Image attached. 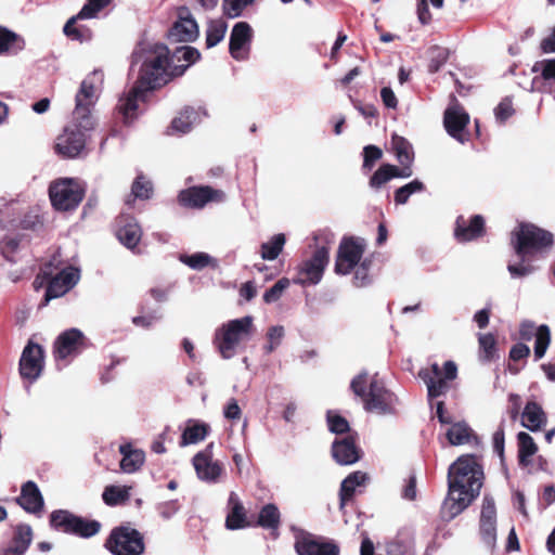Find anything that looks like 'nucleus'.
Segmentation results:
<instances>
[{
  "instance_id": "1",
  "label": "nucleus",
  "mask_w": 555,
  "mask_h": 555,
  "mask_svg": "<svg viewBox=\"0 0 555 555\" xmlns=\"http://www.w3.org/2000/svg\"><path fill=\"white\" fill-rule=\"evenodd\" d=\"M201 54L197 49L182 46L170 53L163 43H141L132 53L131 66L138 68V78L133 87L125 93L118 103V111L126 122L138 116L140 105L147 93L160 88L176 77L182 76Z\"/></svg>"
},
{
  "instance_id": "2",
  "label": "nucleus",
  "mask_w": 555,
  "mask_h": 555,
  "mask_svg": "<svg viewBox=\"0 0 555 555\" xmlns=\"http://www.w3.org/2000/svg\"><path fill=\"white\" fill-rule=\"evenodd\" d=\"M483 470L473 455L460 456L448 472V495L443 501L442 516L451 520L465 511L479 495Z\"/></svg>"
},
{
  "instance_id": "3",
  "label": "nucleus",
  "mask_w": 555,
  "mask_h": 555,
  "mask_svg": "<svg viewBox=\"0 0 555 555\" xmlns=\"http://www.w3.org/2000/svg\"><path fill=\"white\" fill-rule=\"evenodd\" d=\"M350 386L354 395L362 399L367 412L386 415L396 411L398 398L385 388L376 375L369 377L367 373L362 372L351 380Z\"/></svg>"
},
{
  "instance_id": "4",
  "label": "nucleus",
  "mask_w": 555,
  "mask_h": 555,
  "mask_svg": "<svg viewBox=\"0 0 555 555\" xmlns=\"http://www.w3.org/2000/svg\"><path fill=\"white\" fill-rule=\"evenodd\" d=\"M95 127L93 117L75 116L55 140V152L64 158L78 157L85 150Z\"/></svg>"
},
{
  "instance_id": "5",
  "label": "nucleus",
  "mask_w": 555,
  "mask_h": 555,
  "mask_svg": "<svg viewBox=\"0 0 555 555\" xmlns=\"http://www.w3.org/2000/svg\"><path fill=\"white\" fill-rule=\"evenodd\" d=\"M512 244L518 258L525 261L553 244V234L532 223H521L512 233Z\"/></svg>"
},
{
  "instance_id": "6",
  "label": "nucleus",
  "mask_w": 555,
  "mask_h": 555,
  "mask_svg": "<svg viewBox=\"0 0 555 555\" xmlns=\"http://www.w3.org/2000/svg\"><path fill=\"white\" fill-rule=\"evenodd\" d=\"M253 321L250 315H246L231 320L216 331L214 343L223 359L233 358L238 345L251 336Z\"/></svg>"
},
{
  "instance_id": "7",
  "label": "nucleus",
  "mask_w": 555,
  "mask_h": 555,
  "mask_svg": "<svg viewBox=\"0 0 555 555\" xmlns=\"http://www.w3.org/2000/svg\"><path fill=\"white\" fill-rule=\"evenodd\" d=\"M86 190L75 178H60L50 183L49 197L55 210H75L81 203Z\"/></svg>"
},
{
  "instance_id": "8",
  "label": "nucleus",
  "mask_w": 555,
  "mask_h": 555,
  "mask_svg": "<svg viewBox=\"0 0 555 555\" xmlns=\"http://www.w3.org/2000/svg\"><path fill=\"white\" fill-rule=\"evenodd\" d=\"M456 374V364L453 361H447L442 369L437 363L422 369L418 372V377L425 383L428 397L437 398L448 391L449 383L455 379Z\"/></svg>"
},
{
  "instance_id": "9",
  "label": "nucleus",
  "mask_w": 555,
  "mask_h": 555,
  "mask_svg": "<svg viewBox=\"0 0 555 555\" xmlns=\"http://www.w3.org/2000/svg\"><path fill=\"white\" fill-rule=\"evenodd\" d=\"M50 524L57 530L82 538L95 535L101 528V524L99 521L86 520L82 517L64 509L52 512L50 515Z\"/></svg>"
},
{
  "instance_id": "10",
  "label": "nucleus",
  "mask_w": 555,
  "mask_h": 555,
  "mask_svg": "<svg viewBox=\"0 0 555 555\" xmlns=\"http://www.w3.org/2000/svg\"><path fill=\"white\" fill-rule=\"evenodd\" d=\"M105 546L114 555H141L144 552L141 533L125 526L112 530Z\"/></svg>"
},
{
  "instance_id": "11",
  "label": "nucleus",
  "mask_w": 555,
  "mask_h": 555,
  "mask_svg": "<svg viewBox=\"0 0 555 555\" xmlns=\"http://www.w3.org/2000/svg\"><path fill=\"white\" fill-rule=\"evenodd\" d=\"M328 260V248L325 246L318 247L310 258L305 259L298 264L297 274L293 279V282L302 286L320 283Z\"/></svg>"
},
{
  "instance_id": "12",
  "label": "nucleus",
  "mask_w": 555,
  "mask_h": 555,
  "mask_svg": "<svg viewBox=\"0 0 555 555\" xmlns=\"http://www.w3.org/2000/svg\"><path fill=\"white\" fill-rule=\"evenodd\" d=\"M212 448L214 443L211 442L192 459L197 478L207 483H218L224 475L223 464L212 456Z\"/></svg>"
},
{
  "instance_id": "13",
  "label": "nucleus",
  "mask_w": 555,
  "mask_h": 555,
  "mask_svg": "<svg viewBox=\"0 0 555 555\" xmlns=\"http://www.w3.org/2000/svg\"><path fill=\"white\" fill-rule=\"evenodd\" d=\"M101 81L102 74L98 70H94L82 80L80 89L76 94V106L73 112L75 116L92 117L91 106H93L98 100L99 85Z\"/></svg>"
},
{
  "instance_id": "14",
  "label": "nucleus",
  "mask_w": 555,
  "mask_h": 555,
  "mask_svg": "<svg viewBox=\"0 0 555 555\" xmlns=\"http://www.w3.org/2000/svg\"><path fill=\"white\" fill-rule=\"evenodd\" d=\"M198 35V25L190 10L186 7L179 8L177 20L168 30L169 42H192Z\"/></svg>"
},
{
  "instance_id": "15",
  "label": "nucleus",
  "mask_w": 555,
  "mask_h": 555,
  "mask_svg": "<svg viewBox=\"0 0 555 555\" xmlns=\"http://www.w3.org/2000/svg\"><path fill=\"white\" fill-rule=\"evenodd\" d=\"M364 253V245L353 238L344 240L338 248L335 262V272L337 274H349L357 267Z\"/></svg>"
},
{
  "instance_id": "16",
  "label": "nucleus",
  "mask_w": 555,
  "mask_h": 555,
  "mask_svg": "<svg viewBox=\"0 0 555 555\" xmlns=\"http://www.w3.org/2000/svg\"><path fill=\"white\" fill-rule=\"evenodd\" d=\"M479 533L483 544L492 550L496 542V508L494 500L488 495L482 500Z\"/></svg>"
},
{
  "instance_id": "17",
  "label": "nucleus",
  "mask_w": 555,
  "mask_h": 555,
  "mask_svg": "<svg viewBox=\"0 0 555 555\" xmlns=\"http://www.w3.org/2000/svg\"><path fill=\"white\" fill-rule=\"evenodd\" d=\"M42 369L43 349L41 346L29 341L20 360L21 376L33 383L40 376Z\"/></svg>"
},
{
  "instance_id": "18",
  "label": "nucleus",
  "mask_w": 555,
  "mask_h": 555,
  "mask_svg": "<svg viewBox=\"0 0 555 555\" xmlns=\"http://www.w3.org/2000/svg\"><path fill=\"white\" fill-rule=\"evenodd\" d=\"M295 548L298 555H339L335 543L309 533L297 537Z\"/></svg>"
},
{
  "instance_id": "19",
  "label": "nucleus",
  "mask_w": 555,
  "mask_h": 555,
  "mask_svg": "<svg viewBox=\"0 0 555 555\" xmlns=\"http://www.w3.org/2000/svg\"><path fill=\"white\" fill-rule=\"evenodd\" d=\"M224 193L210 186H193L179 194V202L189 208H203L209 202H221Z\"/></svg>"
},
{
  "instance_id": "20",
  "label": "nucleus",
  "mask_w": 555,
  "mask_h": 555,
  "mask_svg": "<svg viewBox=\"0 0 555 555\" xmlns=\"http://www.w3.org/2000/svg\"><path fill=\"white\" fill-rule=\"evenodd\" d=\"M253 39V28L246 22L236 23L230 34L229 51L233 59L243 61L248 57Z\"/></svg>"
},
{
  "instance_id": "21",
  "label": "nucleus",
  "mask_w": 555,
  "mask_h": 555,
  "mask_svg": "<svg viewBox=\"0 0 555 555\" xmlns=\"http://www.w3.org/2000/svg\"><path fill=\"white\" fill-rule=\"evenodd\" d=\"M80 270L75 267H66L51 279L44 295L46 304L53 298H59L69 292L79 281Z\"/></svg>"
},
{
  "instance_id": "22",
  "label": "nucleus",
  "mask_w": 555,
  "mask_h": 555,
  "mask_svg": "<svg viewBox=\"0 0 555 555\" xmlns=\"http://www.w3.org/2000/svg\"><path fill=\"white\" fill-rule=\"evenodd\" d=\"M469 122V115L456 102L450 105L443 117L447 132L461 143L467 140L466 127Z\"/></svg>"
},
{
  "instance_id": "23",
  "label": "nucleus",
  "mask_w": 555,
  "mask_h": 555,
  "mask_svg": "<svg viewBox=\"0 0 555 555\" xmlns=\"http://www.w3.org/2000/svg\"><path fill=\"white\" fill-rule=\"evenodd\" d=\"M519 335L525 340H530L533 336H535V360H540L544 357L551 343V331L547 325L543 324L539 327H535L533 322L525 320L520 324Z\"/></svg>"
},
{
  "instance_id": "24",
  "label": "nucleus",
  "mask_w": 555,
  "mask_h": 555,
  "mask_svg": "<svg viewBox=\"0 0 555 555\" xmlns=\"http://www.w3.org/2000/svg\"><path fill=\"white\" fill-rule=\"evenodd\" d=\"M85 346V336L81 331L70 328L62 333L54 345V353L57 360H65L70 356H75Z\"/></svg>"
},
{
  "instance_id": "25",
  "label": "nucleus",
  "mask_w": 555,
  "mask_h": 555,
  "mask_svg": "<svg viewBox=\"0 0 555 555\" xmlns=\"http://www.w3.org/2000/svg\"><path fill=\"white\" fill-rule=\"evenodd\" d=\"M485 220L480 215L469 219L459 216L455 221L454 235L459 242H469L483 234Z\"/></svg>"
},
{
  "instance_id": "26",
  "label": "nucleus",
  "mask_w": 555,
  "mask_h": 555,
  "mask_svg": "<svg viewBox=\"0 0 555 555\" xmlns=\"http://www.w3.org/2000/svg\"><path fill=\"white\" fill-rule=\"evenodd\" d=\"M118 241L129 249H134L142 237V231L131 216H121L116 230Z\"/></svg>"
},
{
  "instance_id": "27",
  "label": "nucleus",
  "mask_w": 555,
  "mask_h": 555,
  "mask_svg": "<svg viewBox=\"0 0 555 555\" xmlns=\"http://www.w3.org/2000/svg\"><path fill=\"white\" fill-rule=\"evenodd\" d=\"M332 454L339 465H352L360 460V450L351 437L336 439L332 446Z\"/></svg>"
},
{
  "instance_id": "28",
  "label": "nucleus",
  "mask_w": 555,
  "mask_h": 555,
  "mask_svg": "<svg viewBox=\"0 0 555 555\" xmlns=\"http://www.w3.org/2000/svg\"><path fill=\"white\" fill-rule=\"evenodd\" d=\"M228 509L225 519V526L228 529L237 530L253 526V524L247 520L244 505L235 492H231L229 495Z\"/></svg>"
},
{
  "instance_id": "29",
  "label": "nucleus",
  "mask_w": 555,
  "mask_h": 555,
  "mask_svg": "<svg viewBox=\"0 0 555 555\" xmlns=\"http://www.w3.org/2000/svg\"><path fill=\"white\" fill-rule=\"evenodd\" d=\"M33 541V530L29 525L16 526L10 544L0 551V555H24Z\"/></svg>"
},
{
  "instance_id": "30",
  "label": "nucleus",
  "mask_w": 555,
  "mask_h": 555,
  "mask_svg": "<svg viewBox=\"0 0 555 555\" xmlns=\"http://www.w3.org/2000/svg\"><path fill=\"white\" fill-rule=\"evenodd\" d=\"M17 503L28 513L38 514L43 508V498L34 481H27L22 486Z\"/></svg>"
},
{
  "instance_id": "31",
  "label": "nucleus",
  "mask_w": 555,
  "mask_h": 555,
  "mask_svg": "<svg viewBox=\"0 0 555 555\" xmlns=\"http://www.w3.org/2000/svg\"><path fill=\"white\" fill-rule=\"evenodd\" d=\"M411 176L412 169L409 167L398 168L395 165L384 164L371 177L370 186L377 190L392 178H410Z\"/></svg>"
},
{
  "instance_id": "32",
  "label": "nucleus",
  "mask_w": 555,
  "mask_h": 555,
  "mask_svg": "<svg viewBox=\"0 0 555 555\" xmlns=\"http://www.w3.org/2000/svg\"><path fill=\"white\" fill-rule=\"evenodd\" d=\"M547 418L542 406L535 401H529L521 413V425L530 431H538L546 425Z\"/></svg>"
},
{
  "instance_id": "33",
  "label": "nucleus",
  "mask_w": 555,
  "mask_h": 555,
  "mask_svg": "<svg viewBox=\"0 0 555 555\" xmlns=\"http://www.w3.org/2000/svg\"><path fill=\"white\" fill-rule=\"evenodd\" d=\"M388 555H413L414 553V534L411 530L404 529L387 544Z\"/></svg>"
},
{
  "instance_id": "34",
  "label": "nucleus",
  "mask_w": 555,
  "mask_h": 555,
  "mask_svg": "<svg viewBox=\"0 0 555 555\" xmlns=\"http://www.w3.org/2000/svg\"><path fill=\"white\" fill-rule=\"evenodd\" d=\"M201 120L202 115L198 109L186 107L172 120L170 130L172 133L184 134Z\"/></svg>"
},
{
  "instance_id": "35",
  "label": "nucleus",
  "mask_w": 555,
  "mask_h": 555,
  "mask_svg": "<svg viewBox=\"0 0 555 555\" xmlns=\"http://www.w3.org/2000/svg\"><path fill=\"white\" fill-rule=\"evenodd\" d=\"M209 426L205 423H199L194 420H190L182 433L180 447H186L189 444H196L203 441L208 435Z\"/></svg>"
},
{
  "instance_id": "36",
  "label": "nucleus",
  "mask_w": 555,
  "mask_h": 555,
  "mask_svg": "<svg viewBox=\"0 0 555 555\" xmlns=\"http://www.w3.org/2000/svg\"><path fill=\"white\" fill-rule=\"evenodd\" d=\"M122 454L120 468L122 472L131 474L138 470L144 463V453L141 450H133L130 446L122 444L119 447Z\"/></svg>"
},
{
  "instance_id": "37",
  "label": "nucleus",
  "mask_w": 555,
  "mask_h": 555,
  "mask_svg": "<svg viewBox=\"0 0 555 555\" xmlns=\"http://www.w3.org/2000/svg\"><path fill=\"white\" fill-rule=\"evenodd\" d=\"M391 147L402 167L411 168L414 159L412 145L403 137L395 134L391 139Z\"/></svg>"
},
{
  "instance_id": "38",
  "label": "nucleus",
  "mask_w": 555,
  "mask_h": 555,
  "mask_svg": "<svg viewBox=\"0 0 555 555\" xmlns=\"http://www.w3.org/2000/svg\"><path fill=\"white\" fill-rule=\"evenodd\" d=\"M366 480V475L362 472L351 473L348 477H346L340 486V505L341 507L345 503L350 500L356 489L362 485H364Z\"/></svg>"
},
{
  "instance_id": "39",
  "label": "nucleus",
  "mask_w": 555,
  "mask_h": 555,
  "mask_svg": "<svg viewBox=\"0 0 555 555\" xmlns=\"http://www.w3.org/2000/svg\"><path fill=\"white\" fill-rule=\"evenodd\" d=\"M280 518L278 506L269 503L260 509L256 525L264 529L276 530L280 526Z\"/></svg>"
},
{
  "instance_id": "40",
  "label": "nucleus",
  "mask_w": 555,
  "mask_h": 555,
  "mask_svg": "<svg viewBox=\"0 0 555 555\" xmlns=\"http://www.w3.org/2000/svg\"><path fill=\"white\" fill-rule=\"evenodd\" d=\"M130 490L129 486H107L103 491L102 499L109 506L122 504L129 500Z\"/></svg>"
},
{
  "instance_id": "41",
  "label": "nucleus",
  "mask_w": 555,
  "mask_h": 555,
  "mask_svg": "<svg viewBox=\"0 0 555 555\" xmlns=\"http://www.w3.org/2000/svg\"><path fill=\"white\" fill-rule=\"evenodd\" d=\"M286 238L282 233L273 235L268 242L261 245V258L274 260L279 257L285 245Z\"/></svg>"
},
{
  "instance_id": "42",
  "label": "nucleus",
  "mask_w": 555,
  "mask_h": 555,
  "mask_svg": "<svg viewBox=\"0 0 555 555\" xmlns=\"http://www.w3.org/2000/svg\"><path fill=\"white\" fill-rule=\"evenodd\" d=\"M227 24L222 20L210 21L206 30V46L212 48L223 40L227 33Z\"/></svg>"
},
{
  "instance_id": "43",
  "label": "nucleus",
  "mask_w": 555,
  "mask_h": 555,
  "mask_svg": "<svg viewBox=\"0 0 555 555\" xmlns=\"http://www.w3.org/2000/svg\"><path fill=\"white\" fill-rule=\"evenodd\" d=\"M425 190V185L418 179H415L399 189L395 192V202L398 205H404L408 203L411 195L421 193Z\"/></svg>"
},
{
  "instance_id": "44",
  "label": "nucleus",
  "mask_w": 555,
  "mask_h": 555,
  "mask_svg": "<svg viewBox=\"0 0 555 555\" xmlns=\"http://www.w3.org/2000/svg\"><path fill=\"white\" fill-rule=\"evenodd\" d=\"M534 69H539L541 72L545 87L555 99V59L538 62L534 65Z\"/></svg>"
},
{
  "instance_id": "45",
  "label": "nucleus",
  "mask_w": 555,
  "mask_h": 555,
  "mask_svg": "<svg viewBox=\"0 0 555 555\" xmlns=\"http://www.w3.org/2000/svg\"><path fill=\"white\" fill-rule=\"evenodd\" d=\"M448 440L453 446L469 442L472 430L465 423H455L447 433Z\"/></svg>"
},
{
  "instance_id": "46",
  "label": "nucleus",
  "mask_w": 555,
  "mask_h": 555,
  "mask_svg": "<svg viewBox=\"0 0 555 555\" xmlns=\"http://www.w3.org/2000/svg\"><path fill=\"white\" fill-rule=\"evenodd\" d=\"M517 439H518V456H519V461L521 464H526L527 463V459L532 456L538 448H537V444L534 443L532 437L525 433V431H520L518 435H517Z\"/></svg>"
},
{
  "instance_id": "47",
  "label": "nucleus",
  "mask_w": 555,
  "mask_h": 555,
  "mask_svg": "<svg viewBox=\"0 0 555 555\" xmlns=\"http://www.w3.org/2000/svg\"><path fill=\"white\" fill-rule=\"evenodd\" d=\"M285 336V330L282 325L271 326L266 335L267 344L263 350L267 354L272 353L281 344Z\"/></svg>"
},
{
  "instance_id": "48",
  "label": "nucleus",
  "mask_w": 555,
  "mask_h": 555,
  "mask_svg": "<svg viewBox=\"0 0 555 555\" xmlns=\"http://www.w3.org/2000/svg\"><path fill=\"white\" fill-rule=\"evenodd\" d=\"M480 358L483 360H491L494 358L496 352V340L495 337L488 334H479L478 335Z\"/></svg>"
},
{
  "instance_id": "49",
  "label": "nucleus",
  "mask_w": 555,
  "mask_h": 555,
  "mask_svg": "<svg viewBox=\"0 0 555 555\" xmlns=\"http://www.w3.org/2000/svg\"><path fill=\"white\" fill-rule=\"evenodd\" d=\"M180 260L194 270H202L210 264L214 259L206 253H195L193 255H181Z\"/></svg>"
},
{
  "instance_id": "50",
  "label": "nucleus",
  "mask_w": 555,
  "mask_h": 555,
  "mask_svg": "<svg viewBox=\"0 0 555 555\" xmlns=\"http://www.w3.org/2000/svg\"><path fill=\"white\" fill-rule=\"evenodd\" d=\"M152 194V183L144 177L139 176L131 188L133 198L147 199Z\"/></svg>"
},
{
  "instance_id": "51",
  "label": "nucleus",
  "mask_w": 555,
  "mask_h": 555,
  "mask_svg": "<svg viewBox=\"0 0 555 555\" xmlns=\"http://www.w3.org/2000/svg\"><path fill=\"white\" fill-rule=\"evenodd\" d=\"M430 62H429V72L436 73L440 69V67L447 62L449 52L444 48L433 47L429 50Z\"/></svg>"
},
{
  "instance_id": "52",
  "label": "nucleus",
  "mask_w": 555,
  "mask_h": 555,
  "mask_svg": "<svg viewBox=\"0 0 555 555\" xmlns=\"http://www.w3.org/2000/svg\"><path fill=\"white\" fill-rule=\"evenodd\" d=\"M327 425L334 434H345L349 430L347 420L333 411L327 412Z\"/></svg>"
},
{
  "instance_id": "53",
  "label": "nucleus",
  "mask_w": 555,
  "mask_h": 555,
  "mask_svg": "<svg viewBox=\"0 0 555 555\" xmlns=\"http://www.w3.org/2000/svg\"><path fill=\"white\" fill-rule=\"evenodd\" d=\"M528 259L529 258L522 261V259L519 258L518 263L509 262L507 264V270L513 279L524 278L534 272L535 268L527 262Z\"/></svg>"
},
{
  "instance_id": "54",
  "label": "nucleus",
  "mask_w": 555,
  "mask_h": 555,
  "mask_svg": "<svg viewBox=\"0 0 555 555\" xmlns=\"http://www.w3.org/2000/svg\"><path fill=\"white\" fill-rule=\"evenodd\" d=\"M383 156V152L376 145H366L363 149V165L364 170H371L377 160Z\"/></svg>"
},
{
  "instance_id": "55",
  "label": "nucleus",
  "mask_w": 555,
  "mask_h": 555,
  "mask_svg": "<svg viewBox=\"0 0 555 555\" xmlns=\"http://www.w3.org/2000/svg\"><path fill=\"white\" fill-rule=\"evenodd\" d=\"M112 0H88L81 11L78 13V17L91 18L101 11L103 8L109 4Z\"/></svg>"
},
{
  "instance_id": "56",
  "label": "nucleus",
  "mask_w": 555,
  "mask_h": 555,
  "mask_svg": "<svg viewBox=\"0 0 555 555\" xmlns=\"http://www.w3.org/2000/svg\"><path fill=\"white\" fill-rule=\"evenodd\" d=\"M289 281L287 279L279 280L272 287H270L263 295V300L267 304L275 302L280 299L283 292L288 287Z\"/></svg>"
},
{
  "instance_id": "57",
  "label": "nucleus",
  "mask_w": 555,
  "mask_h": 555,
  "mask_svg": "<svg viewBox=\"0 0 555 555\" xmlns=\"http://www.w3.org/2000/svg\"><path fill=\"white\" fill-rule=\"evenodd\" d=\"M77 18H79L78 15L76 17H72L70 20H68L66 22V24L64 26L65 35L73 39L79 40V41L89 39L90 38L89 31L87 29H82L75 25Z\"/></svg>"
},
{
  "instance_id": "58",
  "label": "nucleus",
  "mask_w": 555,
  "mask_h": 555,
  "mask_svg": "<svg viewBox=\"0 0 555 555\" xmlns=\"http://www.w3.org/2000/svg\"><path fill=\"white\" fill-rule=\"evenodd\" d=\"M254 1L255 0H224V12L231 18L237 17L243 10Z\"/></svg>"
},
{
  "instance_id": "59",
  "label": "nucleus",
  "mask_w": 555,
  "mask_h": 555,
  "mask_svg": "<svg viewBox=\"0 0 555 555\" xmlns=\"http://www.w3.org/2000/svg\"><path fill=\"white\" fill-rule=\"evenodd\" d=\"M17 39L15 33L0 26V54L10 52Z\"/></svg>"
},
{
  "instance_id": "60",
  "label": "nucleus",
  "mask_w": 555,
  "mask_h": 555,
  "mask_svg": "<svg viewBox=\"0 0 555 555\" xmlns=\"http://www.w3.org/2000/svg\"><path fill=\"white\" fill-rule=\"evenodd\" d=\"M370 282H371V279L369 275V264L366 261H363L356 269L354 276H353V284L357 287H364V286L369 285Z\"/></svg>"
},
{
  "instance_id": "61",
  "label": "nucleus",
  "mask_w": 555,
  "mask_h": 555,
  "mask_svg": "<svg viewBox=\"0 0 555 555\" xmlns=\"http://www.w3.org/2000/svg\"><path fill=\"white\" fill-rule=\"evenodd\" d=\"M494 113L496 119L500 121L508 119L514 114L512 100L508 98L503 99L496 106Z\"/></svg>"
},
{
  "instance_id": "62",
  "label": "nucleus",
  "mask_w": 555,
  "mask_h": 555,
  "mask_svg": "<svg viewBox=\"0 0 555 555\" xmlns=\"http://www.w3.org/2000/svg\"><path fill=\"white\" fill-rule=\"evenodd\" d=\"M224 417L229 420H237L241 417L242 411L235 399H231L224 408Z\"/></svg>"
},
{
  "instance_id": "63",
  "label": "nucleus",
  "mask_w": 555,
  "mask_h": 555,
  "mask_svg": "<svg viewBox=\"0 0 555 555\" xmlns=\"http://www.w3.org/2000/svg\"><path fill=\"white\" fill-rule=\"evenodd\" d=\"M380 96H382L383 103L385 104L386 107H388V108L397 107L398 101H397V98H396L393 91L391 90V88L384 87L380 91Z\"/></svg>"
},
{
  "instance_id": "64",
  "label": "nucleus",
  "mask_w": 555,
  "mask_h": 555,
  "mask_svg": "<svg viewBox=\"0 0 555 555\" xmlns=\"http://www.w3.org/2000/svg\"><path fill=\"white\" fill-rule=\"evenodd\" d=\"M529 353H530V349H529V347L527 345H525V344H516L511 349L509 357H511L512 360L518 361V360H521V359L528 357Z\"/></svg>"
}]
</instances>
